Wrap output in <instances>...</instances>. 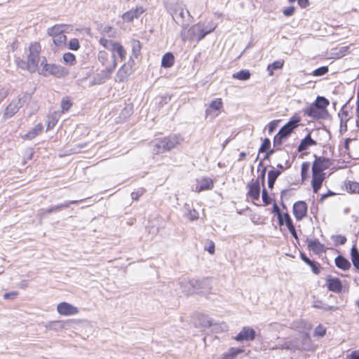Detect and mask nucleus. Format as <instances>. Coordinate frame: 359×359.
Listing matches in <instances>:
<instances>
[{
	"label": "nucleus",
	"mask_w": 359,
	"mask_h": 359,
	"mask_svg": "<svg viewBox=\"0 0 359 359\" xmlns=\"http://www.w3.org/2000/svg\"><path fill=\"white\" fill-rule=\"evenodd\" d=\"M99 43L102 47L112 52L111 55L106 50H100L97 54L98 62L103 67L101 75L104 79H109L117 67L114 53H116L120 60L123 61L126 59L127 50L120 42L109 40L105 37H101Z\"/></svg>",
	"instance_id": "nucleus-1"
},
{
	"label": "nucleus",
	"mask_w": 359,
	"mask_h": 359,
	"mask_svg": "<svg viewBox=\"0 0 359 359\" xmlns=\"http://www.w3.org/2000/svg\"><path fill=\"white\" fill-rule=\"evenodd\" d=\"M314 158L311 167V186L313 192L317 194L326 179L325 170L330 168L332 163L330 158L324 156H317L315 154Z\"/></svg>",
	"instance_id": "nucleus-2"
},
{
	"label": "nucleus",
	"mask_w": 359,
	"mask_h": 359,
	"mask_svg": "<svg viewBox=\"0 0 359 359\" xmlns=\"http://www.w3.org/2000/svg\"><path fill=\"white\" fill-rule=\"evenodd\" d=\"M41 53V46L39 42H33L29 44L28 48V54L27 60H24L20 57L15 59L17 67L21 69L27 70L30 73L36 71L40 62V54Z\"/></svg>",
	"instance_id": "nucleus-3"
},
{
	"label": "nucleus",
	"mask_w": 359,
	"mask_h": 359,
	"mask_svg": "<svg viewBox=\"0 0 359 359\" xmlns=\"http://www.w3.org/2000/svg\"><path fill=\"white\" fill-rule=\"evenodd\" d=\"M302 117L295 113L274 136L273 142V147L276 151H280L283 148L284 142L294 132V130L301 125Z\"/></svg>",
	"instance_id": "nucleus-4"
},
{
	"label": "nucleus",
	"mask_w": 359,
	"mask_h": 359,
	"mask_svg": "<svg viewBox=\"0 0 359 359\" xmlns=\"http://www.w3.org/2000/svg\"><path fill=\"white\" fill-rule=\"evenodd\" d=\"M329 100L323 96H318L316 100L304 110V116L314 120L326 119L328 116Z\"/></svg>",
	"instance_id": "nucleus-5"
},
{
	"label": "nucleus",
	"mask_w": 359,
	"mask_h": 359,
	"mask_svg": "<svg viewBox=\"0 0 359 359\" xmlns=\"http://www.w3.org/2000/svg\"><path fill=\"white\" fill-rule=\"evenodd\" d=\"M41 69L39 74L44 76L53 75L61 78L66 76L69 74V72L62 66L55 64H48L45 57L41 61Z\"/></svg>",
	"instance_id": "nucleus-6"
},
{
	"label": "nucleus",
	"mask_w": 359,
	"mask_h": 359,
	"mask_svg": "<svg viewBox=\"0 0 359 359\" xmlns=\"http://www.w3.org/2000/svg\"><path fill=\"white\" fill-rule=\"evenodd\" d=\"M65 25H55L48 29V34L53 38L54 44L57 47H63L67 43L65 34Z\"/></svg>",
	"instance_id": "nucleus-7"
},
{
	"label": "nucleus",
	"mask_w": 359,
	"mask_h": 359,
	"mask_svg": "<svg viewBox=\"0 0 359 359\" xmlns=\"http://www.w3.org/2000/svg\"><path fill=\"white\" fill-rule=\"evenodd\" d=\"M179 144L177 137H165L158 140L155 144L156 152L157 154L170 151L175 148Z\"/></svg>",
	"instance_id": "nucleus-8"
},
{
	"label": "nucleus",
	"mask_w": 359,
	"mask_h": 359,
	"mask_svg": "<svg viewBox=\"0 0 359 359\" xmlns=\"http://www.w3.org/2000/svg\"><path fill=\"white\" fill-rule=\"evenodd\" d=\"M278 222L280 227L284 226L295 239L298 238L293 220L287 211L280 215L278 218Z\"/></svg>",
	"instance_id": "nucleus-9"
},
{
	"label": "nucleus",
	"mask_w": 359,
	"mask_h": 359,
	"mask_svg": "<svg viewBox=\"0 0 359 359\" xmlns=\"http://www.w3.org/2000/svg\"><path fill=\"white\" fill-rule=\"evenodd\" d=\"M292 214L296 221H302L307 217L308 205L304 201H296L292 205Z\"/></svg>",
	"instance_id": "nucleus-10"
},
{
	"label": "nucleus",
	"mask_w": 359,
	"mask_h": 359,
	"mask_svg": "<svg viewBox=\"0 0 359 359\" xmlns=\"http://www.w3.org/2000/svg\"><path fill=\"white\" fill-rule=\"evenodd\" d=\"M247 196L255 203L259 201L260 196V184L258 180L252 179L247 184Z\"/></svg>",
	"instance_id": "nucleus-11"
},
{
	"label": "nucleus",
	"mask_w": 359,
	"mask_h": 359,
	"mask_svg": "<svg viewBox=\"0 0 359 359\" xmlns=\"http://www.w3.org/2000/svg\"><path fill=\"white\" fill-rule=\"evenodd\" d=\"M215 29V27H211L209 29L206 30L203 24L201 22H198L194 25L190 31H191L192 37H195L198 41L203 39L207 34L213 32Z\"/></svg>",
	"instance_id": "nucleus-12"
},
{
	"label": "nucleus",
	"mask_w": 359,
	"mask_h": 359,
	"mask_svg": "<svg viewBox=\"0 0 359 359\" xmlns=\"http://www.w3.org/2000/svg\"><path fill=\"white\" fill-rule=\"evenodd\" d=\"M57 311L62 316H73L76 315L79 312L77 307L72 304L62 302L57 304Z\"/></svg>",
	"instance_id": "nucleus-13"
},
{
	"label": "nucleus",
	"mask_w": 359,
	"mask_h": 359,
	"mask_svg": "<svg viewBox=\"0 0 359 359\" xmlns=\"http://www.w3.org/2000/svg\"><path fill=\"white\" fill-rule=\"evenodd\" d=\"M256 332L254 329L250 327H243L241 332L234 337L237 341H253L255 339Z\"/></svg>",
	"instance_id": "nucleus-14"
},
{
	"label": "nucleus",
	"mask_w": 359,
	"mask_h": 359,
	"mask_svg": "<svg viewBox=\"0 0 359 359\" xmlns=\"http://www.w3.org/2000/svg\"><path fill=\"white\" fill-rule=\"evenodd\" d=\"M284 170L281 164H278L276 168L271 166L268 172V187L273 189L276 179L280 175Z\"/></svg>",
	"instance_id": "nucleus-15"
},
{
	"label": "nucleus",
	"mask_w": 359,
	"mask_h": 359,
	"mask_svg": "<svg viewBox=\"0 0 359 359\" xmlns=\"http://www.w3.org/2000/svg\"><path fill=\"white\" fill-rule=\"evenodd\" d=\"M326 285L329 291L335 293H341L342 291V283L339 278L328 276L326 278Z\"/></svg>",
	"instance_id": "nucleus-16"
},
{
	"label": "nucleus",
	"mask_w": 359,
	"mask_h": 359,
	"mask_svg": "<svg viewBox=\"0 0 359 359\" xmlns=\"http://www.w3.org/2000/svg\"><path fill=\"white\" fill-rule=\"evenodd\" d=\"M307 248L309 250L313 252L315 254L319 255L326 252V248L318 239H307Z\"/></svg>",
	"instance_id": "nucleus-17"
},
{
	"label": "nucleus",
	"mask_w": 359,
	"mask_h": 359,
	"mask_svg": "<svg viewBox=\"0 0 359 359\" xmlns=\"http://www.w3.org/2000/svg\"><path fill=\"white\" fill-rule=\"evenodd\" d=\"M214 187V182L210 177H203L201 180H197V184L196 186L195 191L198 193L211 190Z\"/></svg>",
	"instance_id": "nucleus-18"
},
{
	"label": "nucleus",
	"mask_w": 359,
	"mask_h": 359,
	"mask_svg": "<svg viewBox=\"0 0 359 359\" xmlns=\"http://www.w3.org/2000/svg\"><path fill=\"white\" fill-rule=\"evenodd\" d=\"M317 145V142L314 140L311 137V133L309 132L305 137L303 138L298 147L297 151L298 152H303L307 149H309L310 147Z\"/></svg>",
	"instance_id": "nucleus-19"
},
{
	"label": "nucleus",
	"mask_w": 359,
	"mask_h": 359,
	"mask_svg": "<svg viewBox=\"0 0 359 359\" xmlns=\"http://www.w3.org/2000/svg\"><path fill=\"white\" fill-rule=\"evenodd\" d=\"M144 11L145 9L142 6H137L135 8L124 13L122 18L124 21L130 22L140 17Z\"/></svg>",
	"instance_id": "nucleus-20"
},
{
	"label": "nucleus",
	"mask_w": 359,
	"mask_h": 359,
	"mask_svg": "<svg viewBox=\"0 0 359 359\" xmlns=\"http://www.w3.org/2000/svg\"><path fill=\"white\" fill-rule=\"evenodd\" d=\"M43 126L41 123H38L34 128L29 130L25 135L22 136V139L25 140H31L39 135L43 133Z\"/></svg>",
	"instance_id": "nucleus-21"
},
{
	"label": "nucleus",
	"mask_w": 359,
	"mask_h": 359,
	"mask_svg": "<svg viewBox=\"0 0 359 359\" xmlns=\"http://www.w3.org/2000/svg\"><path fill=\"white\" fill-rule=\"evenodd\" d=\"M300 257L306 264H308L311 268L312 272L314 274L318 275L320 273L321 266L319 263L311 260L304 253H301Z\"/></svg>",
	"instance_id": "nucleus-22"
},
{
	"label": "nucleus",
	"mask_w": 359,
	"mask_h": 359,
	"mask_svg": "<svg viewBox=\"0 0 359 359\" xmlns=\"http://www.w3.org/2000/svg\"><path fill=\"white\" fill-rule=\"evenodd\" d=\"M334 262L339 269H341L344 271L349 269L351 266L349 261L341 255L337 256L334 259Z\"/></svg>",
	"instance_id": "nucleus-23"
},
{
	"label": "nucleus",
	"mask_w": 359,
	"mask_h": 359,
	"mask_svg": "<svg viewBox=\"0 0 359 359\" xmlns=\"http://www.w3.org/2000/svg\"><path fill=\"white\" fill-rule=\"evenodd\" d=\"M18 109L19 108L16 103H10L5 109L3 114L4 118L6 119L13 116L18 111Z\"/></svg>",
	"instance_id": "nucleus-24"
},
{
	"label": "nucleus",
	"mask_w": 359,
	"mask_h": 359,
	"mask_svg": "<svg viewBox=\"0 0 359 359\" xmlns=\"http://www.w3.org/2000/svg\"><path fill=\"white\" fill-rule=\"evenodd\" d=\"M245 352L243 348H230L227 353L223 355L222 359H235V358L241 353Z\"/></svg>",
	"instance_id": "nucleus-25"
},
{
	"label": "nucleus",
	"mask_w": 359,
	"mask_h": 359,
	"mask_svg": "<svg viewBox=\"0 0 359 359\" xmlns=\"http://www.w3.org/2000/svg\"><path fill=\"white\" fill-rule=\"evenodd\" d=\"M175 63V57L171 53H166L162 57L161 66L164 68H170Z\"/></svg>",
	"instance_id": "nucleus-26"
},
{
	"label": "nucleus",
	"mask_w": 359,
	"mask_h": 359,
	"mask_svg": "<svg viewBox=\"0 0 359 359\" xmlns=\"http://www.w3.org/2000/svg\"><path fill=\"white\" fill-rule=\"evenodd\" d=\"M285 61L283 60H276L271 64H269L267 66V71L269 72V76H273L274 74V71L278 69H281L283 67Z\"/></svg>",
	"instance_id": "nucleus-27"
},
{
	"label": "nucleus",
	"mask_w": 359,
	"mask_h": 359,
	"mask_svg": "<svg viewBox=\"0 0 359 359\" xmlns=\"http://www.w3.org/2000/svg\"><path fill=\"white\" fill-rule=\"evenodd\" d=\"M339 116L340 118L341 124L344 125V127L346 128L347 123L349 121L351 116L349 114V111H348V109L346 107H343L340 109V111L339 112Z\"/></svg>",
	"instance_id": "nucleus-28"
},
{
	"label": "nucleus",
	"mask_w": 359,
	"mask_h": 359,
	"mask_svg": "<svg viewBox=\"0 0 359 359\" xmlns=\"http://www.w3.org/2000/svg\"><path fill=\"white\" fill-rule=\"evenodd\" d=\"M351 259L353 266L359 269V252L355 245H353L351 249Z\"/></svg>",
	"instance_id": "nucleus-29"
},
{
	"label": "nucleus",
	"mask_w": 359,
	"mask_h": 359,
	"mask_svg": "<svg viewBox=\"0 0 359 359\" xmlns=\"http://www.w3.org/2000/svg\"><path fill=\"white\" fill-rule=\"evenodd\" d=\"M251 76V73L248 69L241 70L236 73H234L232 75V77L235 79H238L240 81H247Z\"/></svg>",
	"instance_id": "nucleus-30"
},
{
	"label": "nucleus",
	"mask_w": 359,
	"mask_h": 359,
	"mask_svg": "<svg viewBox=\"0 0 359 359\" xmlns=\"http://www.w3.org/2000/svg\"><path fill=\"white\" fill-rule=\"evenodd\" d=\"M346 191L350 194H359V182L348 181L345 184Z\"/></svg>",
	"instance_id": "nucleus-31"
},
{
	"label": "nucleus",
	"mask_w": 359,
	"mask_h": 359,
	"mask_svg": "<svg viewBox=\"0 0 359 359\" xmlns=\"http://www.w3.org/2000/svg\"><path fill=\"white\" fill-rule=\"evenodd\" d=\"M132 54L137 58L141 54L142 44L139 40L133 39L131 41Z\"/></svg>",
	"instance_id": "nucleus-32"
},
{
	"label": "nucleus",
	"mask_w": 359,
	"mask_h": 359,
	"mask_svg": "<svg viewBox=\"0 0 359 359\" xmlns=\"http://www.w3.org/2000/svg\"><path fill=\"white\" fill-rule=\"evenodd\" d=\"M64 63L68 66H73L76 62V57L74 54L72 53H65L62 55Z\"/></svg>",
	"instance_id": "nucleus-33"
},
{
	"label": "nucleus",
	"mask_w": 359,
	"mask_h": 359,
	"mask_svg": "<svg viewBox=\"0 0 359 359\" xmlns=\"http://www.w3.org/2000/svg\"><path fill=\"white\" fill-rule=\"evenodd\" d=\"M223 108V102L221 98H217L211 101L209 109L211 111H218Z\"/></svg>",
	"instance_id": "nucleus-34"
},
{
	"label": "nucleus",
	"mask_w": 359,
	"mask_h": 359,
	"mask_svg": "<svg viewBox=\"0 0 359 359\" xmlns=\"http://www.w3.org/2000/svg\"><path fill=\"white\" fill-rule=\"evenodd\" d=\"M302 339L304 340V343L302 346L299 348L301 351H308L309 350V346L311 345V339L310 337V335L309 333L305 332L302 334Z\"/></svg>",
	"instance_id": "nucleus-35"
},
{
	"label": "nucleus",
	"mask_w": 359,
	"mask_h": 359,
	"mask_svg": "<svg viewBox=\"0 0 359 359\" xmlns=\"http://www.w3.org/2000/svg\"><path fill=\"white\" fill-rule=\"evenodd\" d=\"M127 69V64L124 63L121 68L118 69L117 72V76L119 78L120 81H123L125 79H126L128 73L126 71Z\"/></svg>",
	"instance_id": "nucleus-36"
},
{
	"label": "nucleus",
	"mask_w": 359,
	"mask_h": 359,
	"mask_svg": "<svg viewBox=\"0 0 359 359\" xmlns=\"http://www.w3.org/2000/svg\"><path fill=\"white\" fill-rule=\"evenodd\" d=\"M313 306L315 308L321 309L324 310H330V311H336L337 310V307L334 306H327L322 301L317 300L314 302Z\"/></svg>",
	"instance_id": "nucleus-37"
},
{
	"label": "nucleus",
	"mask_w": 359,
	"mask_h": 359,
	"mask_svg": "<svg viewBox=\"0 0 359 359\" xmlns=\"http://www.w3.org/2000/svg\"><path fill=\"white\" fill-rule=\"evenodd\" d=\"M72 106V102L69 100V98L66 97L62 100L61 101V109L62 112L64 113L69 110V109Z\"/></svg>",
	"instance_id": "nucleus-38"
},
{
	"label": "nucleus",
	"mask_w": 359,
	"mask_h": 359,
	"mask_svg": "<svg viewBox=\"0 0 359 359\" xmlns=\"http://www.w3.org/2000/svg\"><path fill=\"white\" fill-rule=\"evenodd\" d=\"M309 170V163L304 162L301 166V177L302 180H305L308 177V172Z\"/></svg>",
	"instance_id": "nucleus-39"
},
{
	"label": "nucleus",
	"mask_w": 359,
	"mask_h": 359,
	"mask_svg": "<svg viewBox=\"0 0 359 359\" xmlns=\"http://www.w3.org/2000/svg\"><path fill=\"white\" fill-rule=\"evenodd\" d=\"M328 71L329 69L327 66H323L313 70L311 73V75L314 76H320L326 74L328 72Z\"/></svg>",
	"instance_id": "nucleus-40"
},
{
	"label": "nucleus",
	"mask_w": 359,
	"mask_h": 359,
	"mask_svg": "<svg viewBox=\"0 0 359 359\" xmlns=\"http://www.w3.org/2000/svg\"><path fill=\"white\" fill-rule=\"evenodd\" d=\"M335 245H344L346 243L347 239L343 235H335L332 236Z\"/></svg>",
	"instance_id": "nucleus-41"
},
{
	"label": "nucleus",
	"mask_w": 359,
	"mask_h": 359,
	"mask_svg": "<svg viewBox=\"0 0 359 359\" xmlns=\"http://www.w3.org/2000/svg\"><path fill=\"white\" fill-rule=\"evenodd\" d=\"M68 48L72 50H78L80 48V43L78 39H72L68 44Z\"/></svg>",
	"instance_id": "nucleus-42"
},
{
	"label": "nucleus",
	"mask_w": 359,
	"mask_h": 359,
	"mask_svg": "<svg viewBox=\"0 0 359 359\" xmlns=\"http://www.w3.org/2000/svg\"><path fill=\"white\" fill-rule=\"evenodd\" d=\"M262 198L264 205H268L271 203L272 198L269 196L265 188L262 191Z\"/></svg>",
	"instance_id": "nucleus-43"
},
{
	"label": "nucleus",
	"mask_w": 359,
	"mask_h": 359,
	"mask_svg": "<svg viewBox=\"0 0 359 359\" xmlns=\"http://www.w3.org/2000/svg\"><path fill=\"white\" fill-rule=\"evenodd\" d=\"M271 147V141L269 138H265L263 140L262 145L259 149V152H265L267 151Z\"/></svg>",
	"instance_id": "nucleus-44"
},
{
	"label": "nucleus",
	"mask_w": 359,
	"mask_h": 359,
	"mask_svg": "<svg viewBox=\"0 0 359 359\" xmlns=\"http://www.w3.org/2000/svg\"><path fill=\"white\" fill-rule=\"evenodd\" d=\"M145 189L143 188H140L136 191H134L131 193V198L133 201H138L140 198L144 194Z\"/></svg>",
	"instance_id": "nucleus-45"
},
{
	"label": "nucleus",
	"mask_w": 359,
	"mask_h": 359,
	"mask_svg": "<svg viewBox=\"0 0 359 359\" xmlns=\"http://www.w3.org/2000/svg\"><path fill=\"white\" fill-rule=\"evenodd\" d=\"M325 334H326V328L324 326L319 325L316 327L315 331H314L315 336L322 337Z\"/></svg>",
	"instance_id": "nucleus-46"
},
{
	"label": "nucleus",
	"mask_w": 359,
	"mask_h": 359,
	"mask_svg": "<svg viewBox=\"0 0 359 359\" xmlns=\"http://www.w3.org/2000/svg\"><path fill=\"white\" fill-rule=\"evenodd\" d=\"M77 203V201H70V202H69L67 204H61V205H57V206L51 207L50 208L46 210V212L48 213H50V212H52L53 211L60 210V209H61L62 208H67V207L69 206V204H74V203Z\"/></svg>",
	"instance_id": "nucleus-47"
},
{
	"label": "nucleus",
	"mask_w": 359,
	"mask_h": 359,
	"mask_svg": "<svg viewBox=\"0 0 359 359\" xmlns=\"http://www.w3.org/2000/svg\"><path fill=\"white\" fill-rule=\"evenodd\" d=\"M280 120H273L269 123L268 124V132L269 134H271L277 128Z\"/></svg>",
	"instance_id": "nucleus-48"
},
{
	"label": "nucleus",
	"mask_w": 359,
	"mask_h": 359,
	"mask_svg": "<svg viewBox=\"0 0 359 359\" xmlns=\"http://www.w3.org/2000/svg\"><path fill=\"white\" fill-rule=\"evenodd\" d=\"M205 250L208 251L210 255L215 254V243L212 241H209L208 242V245L205 247Z\"/></svg>",
	"instance_id": "nucleus-49"
},
{
	"label": "nucleus",
	"mask_w": 359,
	"mask_h": 359,
	"mask_svg": "<svg viewBox=\"0 0 359 359\" xmlns=\"http://www.w3.org/2000/svg\"><path fill=\"white\" fill-rule=\"evenodd\" d=\"M57 122V120L55 117H49V120L47 123L46 130H49L55 127Z\"/></svg>",
	"instance_id": "nucleus-50"
},
{
	"label": "nucleus",
	"mask_w": 359,
	"mask_h": 359,
	"mask_svg": "<svg viewBox=\"0 0 359 359\" xmlns=\"http://www.w3.org/2000/svg\"><path fill=\"white\" fill-rule=\"evenodd\" d=\"M272 212L277 216V218H278L280 215H283L285 212L281 210L277 203H275L273 205Z\"/></svg>",
	"instance_id": "nucleus-51"
},
{
	"label": "nucleus",
	"mask_w": 359,
	"mask_h": 359,
	"mask_svg": "<svg viewBox=\"0 0 359 359\" xmlns=\"http://www.w3.org/2000/svg\"><path fill=\"white\" fill-rule=\"evenodd\" d=\"M261 165L263 167V168L260 172L259 177L260 178L262 184L264 187L265 184V175L266 172V168L265 166H263L262 163H259V166Z\"/></svg>",
	"instance_id": "nucleus-52"
},
{
	"label": "nucleus",
	"mask_w": 359,
	"mask_h": 359,
	"mask_svg": "<svg viewBox=\"0 0 359 359\" xmlns=\"http://www.w3.org/2000/svg\"><path fill=\"white\" fill-rule=\"evenodd\" d=\"M295 8L294 6H290L283 10V13L285 16H291L294 14Z\"/></svg>",
	"instance_id": "nucleus-53"
},
{
	"label": "nucleus",
	"mask_w": 359,
	"mask_h": 359,
	"mask_svg": "<svg viewBox=\"0 0 359 359\" xmlns=\"http://www.w3.org/2000/svg\"><path fill=\"white\" fill-rule=\"evenodd\" d=\"M198 218V214L196 210H192L189 211V219L191 221L196 220Z\"/></svg>",
	"instance_id": "nucleus-54"
},
{
	"label": "nucleus",
	"mask_w": 359,
	"mask_h": 359,
	"mask_svg": "<svg viewBox=\"0 0 359 359\" xmlns=\"http://www.w3.org/2000/svg\"><path fill=\"white\" fill-rule=\"evenodd\" d=\"M18 295V292H11L5 293L4 294V298L5 299H14Z\"/></svg>",
	"instance_id": "nucleus-55"
},
{
	"label": "nucleus",
	"mask_w": 359,
	"mask_h": 359,
	"mask_svg": "<svg viewBox=\"0 0 359 359\" xmlns=\"http://www.w3.org/2000/svg\"><path fill=\"white\" fill-rule=\"evenodd\" d=\"M347 359H359V351H353L347 355Z\"/></svg>",
	"instance_id": "nucleus-56"
},
{
	"label": "nucleus",
	"mask_w": 359,
	"mask_h": 359,
	"mask_svg": "<svg viewBox=\"0 0 359 359\" xmlns=\"http://www.w3.org/2000/svg\"><path fill=\"white\" fill-rule=\"evenodd\" d=\"M334 194H335L333 191H328L327 193L321 195L319 201L320 202L322 203L326 198H327L328 196H334Z\"/></svg>",
	"instance_id": "nucleus-57"
},
{
	"label": "nucleus",
	"mask_w": 359,
	"mask_h": 359,
	"mask_svg": "<svg viewBox=\"0 0 359 359\" xmlns=\"http://www.w3.org/2000/svg\"><path fill=\"white\" fill-rule=\"evenodd\" d=\"M297 2H298V5L301 8H306L309 4V0H297Z\"/></svg>",
	"instance_id": "nucleus-58"
},
{
	"label": "nucleus",
	"mask_w": 359,
	"mask_h": 359,
	"mask_svg": "<svg viewBox=\"0 0 359 359\" xmlns=\"http://www.w3.org/2000/svg\"><path fill=\"white\" fill-rule=\"evenodd\" d=\"M352 141V139L351 138H346L344 142V148L346 149V151L349 153V143Z\"/></svg>",
	"instance_id": "nucleus-59"
},
{
	"label": "nucleus",
	"mask_w": 359,
	"mask_h": 359,
	"mask_svg": "<svg viewBox=\"0 0 359 359\" xmlns=\"http://www.w3.org/2000/svg\"><path fill=\"white\" fill-rule=\"evenodd\" d=\"M246 156H247V154H246L245 152H241L239 154V156H238V161H242L245 160V158H246Z\"/></svg>",
	"instance_id": "nucleus-60"
},
{
	"label": "nucleus",
	"mask_w": 359,
	"mask_h": 359,
	"mask_svg": "<svg viewBox=\"0 0 359 359\" xmlns=\"http://www.w3.org/2000/svg\"><path fill=\"white\" fill-rule=\"evenodd\" d=\"M112 31H113V27L111 26H107L103 29V32H104V33H109Z\"/></svg>",
	"instance_id": "nucleus-61"
},
{
	"label": "nucleus",
	"mask_w": 359,
	"mask_h": 359,
	"mask_svg": "<svg viewBox=\"0 0 359 359\" xmlns=\"http://www.w3.org/2000/svg\"><path fill=\"white\" fill-rule=\"evenodd\" d=\"M356 107L359 108V93H357Z\"/></svg>",
	"instance_id": "nucleus-62"
},
{
	"label": "nucleus",
	"mask_w": 359,
	"mask_h": 359,
	"mask_svg": "<svg viewBox=\"0 0 359 359\" xmlns=\"http://www.w3.org/2000/svg\"><path fill=\"white\" fill-rule=\"evenodd\" d=\"M356 114H357V116H358V121H359V108H358V107H356Z\"/></svg>",
	"instance_id": "nucleus-63"
},
{
	"label": "nucleus",
	"mask_w": 359,
	"mask_h": 359,
	"mask_svg": "<svg viewBox=\"0 0 359 359\" xmlns=\"http://www.w3.org/2000/svg\"><path fill=\"white\" fill-rule=\"evenodd\" d=\"M355 305L359 309V298L357 299V301L355 302Z\"/></svg>",
	"instance_id": "nucleus-64"
}]
</instances>
